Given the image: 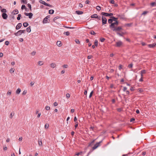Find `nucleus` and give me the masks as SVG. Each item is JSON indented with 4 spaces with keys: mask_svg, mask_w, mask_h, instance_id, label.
<instances>
[{
    "mask_svg": "<svg viewBox=\"0 0 156 156\" xmlns=\"http://www.w3.org/2000/svg\"><path fill=\"white\" fill-rule=\"evenodd\" d=\"M111 29L113 31L116 32L117 33V32H120V30H122V27L119 26L118 27H116L114 28H112Z\"/></svg>",
    "mask_w": 156,
    "mask_h": 156,
    "instance_id": "obj_1",
    "label": "nucleus"
},
{
    "mask_svg": "<svg viewBox=\"0 0 156 156\" xmlns=\"http://www.w3.org/2000/svg\"><path fill=\"white\" fill-rule=\"evenodd\" d=\"M119 24V22L118 21H115V22L111 23V24L109 25V28L112 29V28H114L116 27L115 25L118 26Z\"/></svg>",
    "mask_w": 156,
    "mask_h": 156,
    "instance_id": "obj_2",
    "label": "nucleus"
},
{
    "mask_svg": "<svg viewBox=\"0 0 156 156\" xmlns=\"http://www.w3.org/2000/svg\"><path fill=\"white\" fill-rule=\"evenodd\" d=\"M50 15H48L44 18L43 20V23H49V22L48 21V19L50 17Z\"/></svg>",
    "mask_w": 156,
    "mask_h": 156,
    "instance_id": "obj_3",
    "label": "nucleus"
},
{
    "mask_svg": "<svg viewBox=\"0 0 156 156\" xmlns=\"http://www.w3.org/2000/svg\"><path fill=\"white\" fill-rule=\"evenodd\" d=\"M101 14L105 16H112L113 15V13H108L105 12H102L101 13Z\"/></svg>",
    "mask_w": 156,
    "mask_h": 156,
    "instance_id": "obj_4",
    "label": "nucleus"
},
{
    "mask_svg": "<svg viewBox=\"0 0 156 156\" xmlns=\"http://www.w3.org/2000/svg\"><path fill=\"white\" fill-rule=\"evenodd\" d=\"M91 18H97L99 20H101V16H98V15L97 14H94L92 15L91 16Z\"/></svg>",
    "mask_w": 156,
    "mask_h": 156,
    "instance_id": "obj_5",
    "label": "nucleus"
},
{
    "mask_svg": "<svg viewBox=\"0 0 156 156\" xmlns=\"http://www.w3.org/2000/svg\"><path fill=\"white\" fill-rule=\"evenodd\" d=\"M102 142V140L100 141V142L96 143L92 147V149L93 150L97 148L98 146H100V144Z\"/></svg>",
    "mask_w": 156,
    "mask_h": 156,
    "instance_id": "obj_6",
    "label": "nucleus"
},
{
    "mask_svg": "<svg viewBox=\"0 0 156 156\" xmlns=\"http://www.w3.org/2000/svg\"><path fill=\"white\" fill-rule=\"evenodd\" d=\"M39 2L40 3L44 4V5L47 6L49 7H52V6L51 5H50L49 4L46 3L44 1L42 0H40L39 1Z\"/></svg>",
    "mask_w": 156,
    "mask_h": 156,
    "instance_id": "obj_7",
    "label": "nucleus"
},
{
    "mask_svg": "<svg viewBox=\"0 0 156 156\" xmlns=\"http://www.w3.org/2000/svg\"><path fill=\"white\" fill-rule=\"evenodd\" d=\"M102 24L103 25H104L105 24H106L107 23V20L105 17H104L103 16H102Z\"/></svg>",
    "mask_w": 156,
    "mask_h": 156,
    "instance_id": "obj_8",
    "label": "nucleus"
},
{
    "mask_svg": "<svg viewBox=\"0 0 156 156\" xmlns=\"http://www.w3.org/2000/svg\"><path fill=\"white\" fill-rule=\"evenodd\" d=\"M122 44L123 43L122 42V41H119L116 42L115 46L117 47H119L122 45Z\"/></svg>",
    "mask_w": 156,
    "mask_h": 156,
    "instance_id": "obj_9",
    "label": "nucleus"
},
{
    "mask_svg": "<svg viewBox=\"0 0 156 156\" xmlns=\"http://www.w3.org/2000/svg\"><path fill=\"white\" fill-rule=\"evenodd\" d=\"M2 16L3 19L6 20L8 17V15L6 13H3L2 14Z\"/></svg>",
    "mask_w": 156,
    "mask_h": 156,
    "instance_id": "obj_10",
    "label": "nucleus"
},
{
    "mask_svg": "<svg viewBox=\"0 0 156 156\" xmlns=\"http://www.w3.org/2000/svg\"><path fill=\"white\" fill-rule=\"evenodd\" d=\"M22 33L21 32V30H19L16 33H15L14 34L16 36H19L21 35Z\"/></svg>",
    "mask_w": 156,
    "mask_h": 156,
    "instance_id": "obj_11",
    "label": "nucleus"
},
{
    "mask_svg": "<svg viewBox=\"0 0 156 156\" xmlns=\"http://www.w3.org/2000/svg\"><path fill=\"white\" fill-rule=\"evenodd\" d=\"M22 26V24L21 23H19L16 27V30H19L20 29Z\"/></svg>",
    "mask_w": 156,
    "mask_h": 156,
    "instance_id": "obj_12",
    "label": "nucleus"
},
{
    "mask_svg": "<svg viewBox=\"0 0 156 156\" xmlns=\"http://www.w3.org/2000/svg\"><path fill=\"white\" fill-rule=\"evenodd\" d=\"M117 16L118 17V18H120V19L124 20L125 19V18L124 16L123 15H117Z\"/></svg>",
    "mask_w": 156,
    "mask_h": 156,
    "instance_id": "obj_13",
    "label": "nucleus"
},
{
    "mask_svg": "<svg viewBox=\"0 0 156 156\" xmlns=\"http://www.w3.org/2000/svg\"><path fill=\"white\" fill-rule=\"evenodd\" d=\"M18 12H19L18 10L17 9H16L13 11L12 13L14 15H16L18 14Z\"/></svg>",
    "mask_w": 156,
    "mask_h": 156,
    "instance_id": "obj_14",
    "label": "nucleus"
},
{
    "mask_svg": "<svg viewBox=\"0 0 156 156\" xmlns=\"http://www.w3.org/2000/svg\"><path fill=\"white\" fill-rule=\"evenodd\" d=\"M124 34V33L123 32H121V33H119V32H117V34L121 37H123V35Z\"/></svg>",
    "mask_w": 156,
    "mask_h": 156,
    "instance_id": "obj_15",
    "label": "nucleus"
},
{
    "mask_svg": "<svg viewBox=\"0 0 156 156\" xmlns=\"http://www.w3.org/2000/svg\"><path fill=\"white\" fill-rule=\"evenodd\" d=\"M76 13L78 15H80L83 14V12L82 11H76Z\"/></svg>",
    "mask_w": 156,
    "mask_h": 156,
    "instance_id": "obj_16",
    "label": "nucleus"
},
{
    "mask_svg": "<svg viewBox=\"0 0 156 156\" xmlns=\"http://www.w3.org/2000/svg\"><path fill=\"white\" fill-rule=\"evenodd\" d=\"M57 45L58 46H61L62 45V44L60 41H58L56 43Z\"/></svg>",
    "mask_w": 156,
    "mask_h": 156,
    "instance_id": "obj_17",
    "label": "nucleus"
},
{
    "mask_svg": "<svg viewBox=\"0 0 156 156\" xmlns=\"http://www.w3.org/2000/svg\"><path fill=\"white\" fill-rule=\"evenodd\" d=\"M30 28H31V27L29 26L27 28L26 31L27 32H28V33H30L31 32V30Z\"/></svg>",
    "mask_w": 156,
    "mask_h": 156,
    "instance_id": "obj_18",
    "label": "nucleus"
},
{
    "mask_svg": "<svg viewBox=\"0 0 156 156\" xmlns=\"http://www.w3.org/2000/svg\"><path fill=\"white\" fill-rule=\"evenodd\" d=\"M14 112H12L10 114V115H9V118L11 119H12L13 116L14 115Z\"/></svg>",
    "mask_w": 156,
    "mask_h": 156,
    "instance_id": "obj_19",
    "label": "nucleus"
},
{
    "mask_svg": "<svg viewBox=\"0 0 156 156\" xmlns=\"http://www.w3.org/2000/svg\"><path fill=\"white\" fill-rule=\"evenodd\" d=\"M56 66V65L55 63H52L50 64V66L53 68L55 67Z\"/></svg>",
    "mask_w": 156,
    "mask_h": 156,
    "instance_id": "obj_20",
    "label": "nucleus"
},
{
    "mask_svg": "<svg viewBox=\"0 0 156 156\" xmlns=\"http://www.w3.org/2000/svg\"><path fill=\"white\" fill-rule=\"evenodd\" d=\"M111 18H112L113 20L115 21H117V20L118 19V18H116L113 16H111Z\"/></svg>",
    "mask_w": 156,
    "mask_h": 156,
    "instance_id": "obj_21",
    "label": "nucleus"
},
{
    "mask_svg": "<svg viewBox=\"0 0 156 156\" xmlns=\"http://www.w3.org/2000/svg\"><path fill=\"white\" fill-rule=\"evenodd\" d=\"M150 5L152 7H154V6H156V3L155 2H153L150 3Z\"/></svg>",
    "mask_w": 156,
    "mask_h": 156,
    "instance_id": "obj_22",
    "label": "nucleus"
},
{
    "mask_svg": "<svg viewBox=\"0 0 156 156\" xmlns=\"http://www.w3.org/2000/svg\"><path fill=\"white\" fill-rule=\"evenodd\" d=\"M21 92V89L20 88H18L16 90V93L17 94H19Z\"/></svg>",
    "mask_w": 156,
    "mask_h": 156,
    "instance_id": "obj_23",
    "label": "nucleus"
},
{
    "mask_svg": "<svg viewBox=\"0 0 156 156\" xmlns=\"http://www.w3.org/2000/svg\"><path fill=\"white\" fill-rule=\"evenodd\" d=\"M54 11L53 9H51L49 10V13L50 14H52L54 13Z\"/></svg>",
    "mask_w": 156,
    "mask_h": 156,
    "instance_id": "obj_24",
    "label": "nucleus"
},
{
    "mask_svg": "<svg viewBox=\"0 0 156 156\" xmlns=\"http://www.w3.org/2000/svg\"><path fill=\"white\" fill-rule=\"evenodd\" d=\"M21 9L22 10L23 9H25L26 11H27V9L24 5H22Z\"/></svg>",
    "mask_w": 156,
    "mask_h": 156,
    "instance_id": "obj_25",
    "label": "nucleus"
},
{
    "mask_svg": "<svg viewBox=\"0 0 156 156\" xmlns=\"http://www.w3.org/2000/svg\"><path fill=\"white\" fill-rule=\"evenodd\" d=\"M23 25L24 27H27L28 26L29 24L28 23L25 22L23 23Z\"/></svg>",
    "mask_w": 156,
    "mask_h": 156,
    "instance_id": "obj_26",
    "label": "nucleus"
},
{
    "mask_svg": "<svg viewBox=\"0 0 156 156\" xmlns=\"http://www.w3.org/2000/svg\"><path fill=\"white\" fill-rule=\"evenodd\" d=\"M1 11L3 13H5L7 12V10L6 9H3L1 10Z\"/></svg>",
    "mask_w": 156,
    "mask_h": 156,
    "instance_id": "obj_27",
    "label": "nucleus"
},
{
    "mask_svg": "<svg viewBox=\"0 0 156 156\" xmlns=\"http://www.w3.org/2000/svg\"><path fill=\"white\" fill-rule=\"evenodd\" d=\"M113 21L112 18L109 19L108 20V22L109 23H112V22Z\"/></svg>",
    "mask_w": 156,
    "mask_h": 156,
    "instance_id": "obj_28",
    "label": "nucleus"
},
{
    "mask_svg": "<svg viewBox=\"0 0 156 156\" xmlns=\"http://www.w3.org/2000/svg\"><path fill=\"white\" fill-rule=\"evenodd\" d=\"M21 2L22 3L26 4L27 2V0H21Z\"/></svg>",
    "mask_w": 156,
    "mask_h": 156,
    "instance_id": "obj_29",
    "label": "nucleus"
},
{
    "mask_svg": "<svg viewBox=\"0 0 156 156\" xmlns=\"http://www.w3.org/2000/svg\"><path fill=\"white\" fill-rule=\"evenodd\" d=\"M63 34L66 36H69V35L70 33L69 32L67 31L66 32H64Z\"/></svg>",
    "mask_w": 156,
    "mask_h": 156,
    "instance_id": "obj_30",
    "label": "nucleus"
},
{
    "mask_svg": "<svg viewBox=\"0 0 156 156\" xmlns=\"http://www.w3.org/2000/svg\"><path fill=\"white\" fill-rule=\"evenodd\" d=\"M21 16V15L20 14H18V17H17V20H20Z\"/></svg>",
    "mask_w": 156,
    "mask_h": 156,
    "instance_id": "obj_31",
    "label": "nucleus"
},
{
    "mask_svg": "<svg viewBox=\"0 0 156 156\" xmlns=\"http://www.w3.org/2000/svg\"><path fill=\"white\" fill-rule=\"evenodd\" d=\"M38 64L40 66H41L43 65V63L42 61H39L38 62Z\"/></svg>",
    "mask_w": 156,
    "mask_h": 156,
    "instance_id": "obj_32",
    "label": "nucleus"
},
{
    "mask_svg": "<svg viewBox=\"0 0 156 156\" xmlns=\"http://www.w3.org/2000/svg\"><path fill=\"white\" fill-rule=\"evenodd\" d=\"M148 13V11H144L141 14V15H145Z\"/></svg>",
    "mask_w": 156,
    "mask_h": 156,
    "instance_id": "obj_33",
    "label": "nucleus"
},
{
    "mask_svg": "<svg viewBox=\"0 0 156 156\" xmlns=\"http://www.w3.org/2000/svg\"><path fill=\"white\" fill-rule=\"evenodd\" d=\"M94 45L96 46H97L98 45V41L97 40H95L94 41Z\"/></svg>",
    "mask_w": 156,
    "mask_h": 156,
    "instance_id": "obj_34",
    "label": "nucleus"
},
{
    "mask_svg": "<svg viewBox=\"0 0 156 156\" xmlns=\"http://www.w3.org/2000/svg\"><path fill=\"white\" fill-rule=\"evenodd\" d=\"M147 46L150 48H154L153 44H149L147 45Z\"/></svg>",
    "mask_w": 156,
    "mask_h": 156,
    "instance_id": "obj_35",
    "label": "nucleus"
},
{
    "mask_svg": "<svg viewBox=\"0 0 156 156\" xmlns=\"http://www.w3.org/2000/svg\"><path fill=\"white\" fill-rule=\"evenodd\" d=\"M90 34L91 35H95L96 33L94 32L93 30H91L90 32Z\"/></svg>",
    "mask_w": 156,
    "mask_h": 156,
    "instance_id": "obj_36",
    "label": "nucleus"
},
{
    "mask_svg": "<svg viewBox=\"0 0 156 156\" xmlns=\"http://www.w3.org/2000/svg\"><path fill=\"white\" fill-rule=\"evenodd\" d=\"M49 126V125L48 123H46L44 126V127L45 128V129H48V128Z\"/></svg>",
    "mask_w": 156,
    "mask_h": 156,
    "instance_id": "obj_37",
    "label": "nucleus"
},
{
    "mask_svg": "<svg viewBox=\"0 0 156 156\" xmlns=\"http://www.w3.org/2000/svg\"><path fill=\"white\" fill-rule=\"evenodd\" d=\"M33 14L32 13L30 12V14L28 16L29 18L30 19H31L32 18V17L33 16Z\"/></svg>",
    "mask_w": 156,
    "mask_h": 156,
    "instance_id": "obj_38",
    "label": "nucleus"
},
{
    "mask_svg": "<svg viewBox=\"0 0 156 156\" xmlns=\"http://www.w3.org/2000/svg\"><path fill=\"white\" fill-rule=\"evenodd\" d=\"M100 40L101 42H103L105 40V39L103 37H101L100 38Z\"/></svg>",
    "mask_w": 156,
    "mask_h": 156,
    "instance_id": "obj_39",
    "label": "nucleus"
},
{
    "mask_svg": "<svg viewBox=\"0 0 156 156\" xmlns=\"http://www.w3.org/2000/svg\"><path fill=\"white\" fill-rule=\"evenodd\" d=\"M27 6L29 8L30 11H31L32 10V9H31L32 8H31V5L29 3L28 4H27Z\"/></svg>",
    "mask_w": 156,
    "mask_h": 156,
    "instance_id": "obj_40",
    "label": "nucleus"
},
{
    "mask_svg": "<svg viewBox=\"0 0 156 156\" xmlns=\"http://www.w3.org/2000/svg\"><path fill=\"white\" fill-rule=\"evenodd\" d=\"M96 9L98 11H99L101 9V7L99 6H97L96 7Z\"/></svg>",
    "mask_w": 156,
    "mask_h": 156,
    "instance_id": "obj_41",
    "label": "nucleus"
},
{
    "mask_svg": "<svg viewBox=\"0 0 156 156\" xmlns=\"http://www.w3.org/2000/svg\"><path fill=\"white\" fill-rule=\"evenodd\" d=\"M15 70V69L14 68H12L10 69V72L12 73H13L14 72Z\"/></svg>",
    "mask_w": 156,
    "mask_h": 156,
    "instance_id": "obj_42",
    "label": "nucleus"
},
{
    "mask_svg": "<svg viewBox=\"0 0 156 156\" xmlns=\"http://www.w3.org/2000/svg\"><path fill=\"white\" fill-rule=\"evenodd\" d=\"M75 42L77 44H80V41L78 39H76L75 40Z\"/></svg>",
    "mask_w": 156,
    "mask_h": 156,
    "instance_id": "obj_43",
    "label": "nucleus"
},
{
    "mask_svg": "<svg viewBox=\"0 0 156 156\" xmlns=\"http://www.w3.org/2000/svg\"><path fill=\"white\" fill-rule=\"evenodd\" d=\"M94 93L93 91H92L90 93L89 96V98H90L92 97V94Z\"/></svg>",
    "mask_w": 156,
    "mask_h": 156,
    "instance_id": "obj_44",
    "label": "nucleus"
},
{
    "mask_svg": "<svg viewBox=\"0 0 156 156\" xmlns=\"http://www.w3.org/2000/svg\"><path fill=\"white\" fill-rule=\"evenodd\" d=\"M50 107L48 106H46V107H45V109L47 110H49L50 109Z\"/></svg>",
    "mask_w": 156,
    "mask_h": 156,
    "instance_id": "obj_45",
    "label": "nucleus"
},
{
    "mask_svg": "<svg viewBox=\"0 0 156 156\" xmlns=\"http://www.w3.org/2000/svg\"><path fill=\"white\" fill-rule=\"evenodd\" d=\"M133 66V64L132 63H131L128 66V67L129 68H131Z\"/></svg>",
    "mask_w": 156,
    "mask_h": 156,
    "instance_id": "obj_46",
    "label": "nucleus"
},
{
    "mask_svg": "<svg viewBox=\"0 0 156 156\" xmlns=\"http://www.w3.org/2000/svg\"><path fill=\"white\" fill-rule=\"evenodd\" d=\"M109 2L111 4H115V1L114 0H109Z\"/></svg>",
    "mask_w": 156,
    "mask_h": 156,
    "instance_id": "obj_47",
    "label": "nucleus"
},
{
    "mask_svg": "<svg viewBox=\"0 0 156 156\" xmlns=\"http://www.w3.org/2000/svg\"><path fill=\"white\" fill-rule=\"evenodd\" d=\"M82 153V151H81V152H78V153H76V155H77V156H79L80 154H81Z\"/></svg>",
    "mask_w": 156,
    "mask_h": 156,
    "instance_id": "obj_48",
    "label": "nucleus"
},
{
    "mask_svg": "<svg viewBox=\"0 0 156 156\" xmlns=\"http://www.w3.org/2000/svg\"><path fill=\"white\" fill-rule=\"evenodd\" d=\"M42 142H41V140L40 141L39 140H38V144L39 146H41L42 145Z\"/></svg>",
    "mask_w": 156,
    "mask_h": 156,
    "instance_id": "obj_49",
    "label": "nucleus"
},
{
    "mask_svg": "<svg viewBox=\"0 0 156 156\" xmlns=\"http://www.w3.org/2000/svg\"><path fill=\"white\" fill-rule=\"evenodd\" d=\"M59 17H55L53 19V21L55 22V21L56 20V19L59 18Z\"/></svg>",
    "mask_w": 156,
    "mask_h": 156,
    "instance_id": "obj_50",
    "label": "nucleus"
},
{
    "mask_svg": "<svg viewBox=\"0 0 156 156\" xmlns=\"http://www.w3.org/2000/svg\"><path fill=\"white\" fill-rule=\"evenodd\" d=\"M146 72V71L145 70H142L141 72V74H144Z\"/></svg>",
    "mask_w": 156,
    "mask_h": 156,
    "instance_id": "obj_51",
    "label": "nucleus"
},
{
    "mask_svg": "<svg viewBox=\"0 0 156 156\" xmlns=\"http://www.w3.org/2000/svg\"><path fill=\"white\" fill-rule=\"evenodd\" d=\"M66 96L67 98H69L70 97V95L69 93H67L66 95Z\"/></svg>",
    "mask_w": 156,
    "mask_h": 156,
    "instance_id": "obj_52",
    "label": "nucleus"
},
{
    "mask_svg": "<svg viewBox=\"0 0 156 156\" xmlns=\"http://www.w3.org/2000/svg\"><path fill=\"white\" fill-rule=\"evenodd\" d=\"M36 53V52L35 51H34L31 53V55H35Z\"/></svg>",
    "mask_w": 156,
    "mask_h": 156,
    "instance_id": "obj_53",
    "label": "nucleus"
},
{
    "mask_svg": "<svg viewBox=\"0 0 156 156\" xmlns=\"http://www.w3.org/2000/svg\"><path fill=\"white\" fill-rule=\"evenodd\" d=\"M9 44V42L8 41H6L5 42V44L6 45H8Z\"/></svg>",
    "mask_w": 156,
    "mask_h": 156,
    "instance_id": "obj_54",
    "label": "nucleus"
},
{
    "mask_svg": "<svg viewBox=\"0 0 156 156\" xmlns=\"http://www.w3.org/2000/svg\"><path fill=\"white\" fill-rule=\"evenodd\" d=\"M122 109L121 108H118L117 109V110L118 112H121Z\"/></svg>",
    "mask_w": 156,
    "mask_h": 156,
    "instance_id": "obj_55",
    "label": "nucleus"
},
{
    "mask_svg": "<svg viewBox=\"0 0 156 156\" xmlns=\"http://www.w3.org/2000/svg\"><path fill=\"white\" fill-rule=\"evenodd\" d=\"M30 13L24 12V14L27 16H28L30 14Z\"/></svg>",
    "mask_w": 156,
    "mask_h": 156,
    "instance_id": "obj_56",
    "label": "nucleus"
},
{
    "mask_svg": "<svg viewBox=\"0 0 156 156\" xmlns=\"http://www.w3.org/2000/svg\"><path fill=\"white\" fill-rule=\"evenodd\" d=\"M34 82L32 81L30 83V85L31 86H33L34 84Z\"/></svg>",
    "mask_w": 156,
    "mask_h": 156,
    "instance_id": "obj_57",
    "label": "nucleus"
},
{
    "mask_svg": "<svg viewBox=\"0 0 156 156\" xmlns=\"http://www.w3.org/2000/svg\"><path fill=\"white\" fill-rule=\"evenodd\" d=\"M138 91L140 93L142 92L143 91V90L141 88H139L138 89Z\"/></svg>",
    "mask_w": 156,
    "mask_h": 156,
    "instance_id": "obj_58",
    "label": "nucleus"
},
{
    "mask_svg": "<svg viewBox=\"0 0 156 156\" xmlns=\"http://www.w3.org/2000/svg\"><path fill=\"white\" fill-rule=\"evenodd\" d=\"M127 89V88L126 87H123V91L125 92V91H126V90Z\"/></svg>",
    "mask_w": 156,
    "mask_h": 156,
    "instance_id": "obj_59",
    "label": "nucleus"
},
{
    "mask_svg": "<svg viewBox=\"0 0 156 156\" xmlns=\"http://www.w3.org/2000/svg\"><path fill=\"white\" fill-rule=\"evenodd\" d=\"M27 91L25 90H24L22 93L23 95H25L27 93Z\"/></svg>",
    "mask_w": 156,
    "mask_h": 156,
    "instance_id": "obj_60",
    "label": "nucleus"
},
{
    "mask_svg": "<svg viewBox=\"0 0 156 156\" xmlns=\"http://www.w3.org/2000/svg\"><path fill=\"white\" fill-rule=\"evenodd\" d=\"M92 57V55H89L87 56V58L88 59H90Z\"/></svg>",
    "mask_w": 156,
    "mask_h": 156,
    "instance_id": "obj_61",
    "label": "nucleus"
},
{
    "mask_svg": "<svg viewBox=\"0 0 156 156\" xmlns=\"http://www.w3.org/2000/svg\"><path fill=\"white\" fill-rule=\"evenodd\" d=\"M78 126V123L77 122H76V124L75 125V128H76Z\"/></svg>",
    "mask_w": 156,
    "mask_h": 156,
    "instance_id": "obj_62",
    "label": "nucleus"
},
{
    "mask_svg": "<svg viewBox=\"0 0 156 156\" xmlns=\"http://www.w3.org/2000/svg\"><path fill=\"white\" fill-rule=\"evenodd\" d=\"M63 67L64 68H66L68 67V65L66 64L64 65L63 66Z\"/></svg>",
    "mask_w": 156,
    "mask_h": 156,
    "instance_id": "obj_63",
    "label": "nucleus"
},
{
    "mask_svg": "<svg viewBox=\"0 0 156 156\" xmlns=\"http://www.w3.org/2000/svg\"><path fill=\"white\" fill-rule=\"evenodd\" d=\"M79 6L80 7L82 8L83 7V5L82 4L80 3L79 4Z\"/></svg>",
    "mask_w": 156,
    "mask_h": 156,
    "instance_id": "obj_64",
    "label": "nucleus"
}]
</instances>
